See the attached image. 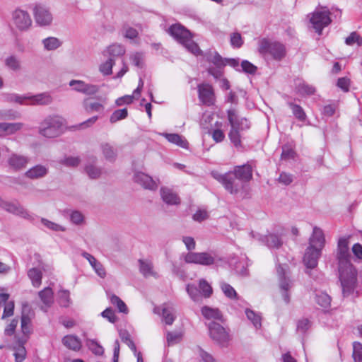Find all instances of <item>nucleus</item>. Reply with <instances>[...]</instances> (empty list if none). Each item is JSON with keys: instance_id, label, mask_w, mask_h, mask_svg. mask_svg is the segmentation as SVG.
<instances>
[{"instance_id": "f257e3e1", "label": "nucleus", "mask_w": 362, "mask_h": 362, "mask_svg": "<svg viewBox=\"0 0 362 362\" xmlns=\"http://www.w3.org/2000/svg\"><path fill=\"white\" fill-rule=\"evenodd\" d=\"M337 259L339 262V280L344 297H356L357 270L350 262L349 239L341 238L337 245Z\"/></svg>"}, {"instance_id": "f03ea898", "label": "nucleus", "mask_w": 362, "mask_h": 362, "mask_svg": "<svg viewBox=\"0 0 362 362\" xmlns=\"http://www.w3.org/2000/svg\"><path fill=\"white\" fill-rule=\"evenodd\" d=\"M64 119L59 115L47 117L40 124L39 132L47 138H54L61 134Z\"/></svg>"}, {"instance_id": "7ed1b4c3", "label": "nucleus", "mask_w": 362, "mask_h": 362, "mask_svg": "<svg viewBox=\"0 0 362 362\" xmlns=\"http://www.w3.org/2000/svg\"><path fill=\"white\" fill-rule=\"evenodd\" d=\"M212 177L223 185L226 190L232 194H236L243 187L244 184L238 178L235 173L229 171L224 174H221L217 171L211 172Z\"/></svg>"}, {"instance_id": "20e7f679", "label": "nucleus", "mask_w": 362, "mask_h": 362, "mask_svg": "<svg viewBox=\"0 0 362 362\" xmlns=\"http://www.w3.org/2000/svg\"><path fill=\"white\" fill-rule=\"evenodd\" d=\"M6 100L10 102H16L21 105H45L50 104L52 98L48 93H42L34 95H18L15 93L8 94Z\"/></svg>"}, {"instance_id": "39448f33", "label": "nucleus", "mask_w": 362, "mask_h": 362, "mask_svg": "<svg viewBox=\"0 0 362 362\" xmlns=\"http://www.w3.org/2000/svg\"><path fill=\"white\" fill-rule=\"evenodd\" d=\"M259 52L264 56L269 55L272 59L280 61L285 57L286 50L285 46L279 42L262 39L259 43Z\"/></svg>"}, {"instance_id": "423d86ee", "label": "nucleus", "mask_w": 362, "mask_h": 362, "mask_svg": "<svg viewBox=\"0 0 362 362\" xmlns=\"http://www.w3.org/2000/svg\"><path fill=\"white\" fill-rule=\"evenodd\" d=\"M329 15V11L318 9L308 15L313 28L319 35L322 34V30L330 24L332 21Z\"/></svg>"}, {"instance_id": "0eeeda50", "label": "nucleus", "mask_w": 362, "mask_h": 362, "mask_svg": "<svg viewBox=\"0 0 362 362\" xmlns=\"http://www.w3.org/2000/svg\"><path fill=\"white\" fill-rule=\"evenodd\" d=\"M211 339L221 346H226L230 341V336L226 329L219 323L211 322L207 325Z\"/></svg>"}, {"instance_id": "6e6552de", "label": "nucleus", "mask_w": 362, "mask_h": 362, "mask_svg": "<svg viewBox=\"0 0 362 362\" xmlns=\"http://www.w3.org/2000/svg\"><path fill=\"white\" fill-rule=\"evenodd\" d=\"M0 206L4 210L31 222H33L37 217V216L30 214L27 209L17 202H8L1 199Z\"/></svg>"}, {"instance_id": "1a4fd4ad", "label": "nucleus", "mask_w": 362, "mask_h": 362, "mask_svg": "<svg viewBox=\"0 0 362 362\" xmlns=\"http://www.w3.org/2000/svg\"><path fill=\"white\" fill-rule=\"evenodd\" d=\"M184 260L188 264H196L203 266H210L215 263L216 255L214 252H188L185 255Z\"/></svg>"}, {"instance_id": "9d476101", "label": "nucleus", "mask_w": 362, "mask_h": 362, "mask_svg": "<svg viewBox=\"0 0 362 362\" xmlns=\"http://www.w3.org/2000/svg\"><path fill=\"white\" fill-rule=\"evenodd\" d=\"M276 272L279 276V288L282 298L285 303L288 304L290 302V295L288 291L292 287V282L288 277H286L284 268L280 263H278Z\"/></svg>"}, {"instance_id": "9b49d317", "label": "nucleus", "mask_w": 362, "mask_h": 362, "mask_svg": "<svg viewBox=\"0 0 362 362\" xmlns=\"http://www.w3.org/2000/svg\"><path fill=\"white\" fill-rule=\"evenodd\" d=\"M198 98L200 103L206 106L214 105L216 98L213 87L209 83H201L197 86Z\"/></svg>"}, {"instance_id": "f8f14e48", "label": "nucleus", "mask_w": 362, "mask_h": 362, "mask_svg": "<svg viewBox=\"0 0 362 362\" xmlns=\"http://www.w3.org/2000/svg\"><path fill=\"white\" fill-rule=\"evenodd\" d=\"M12 19L16 27L21 31L28 30L32 24L29 13L21 8H17L13 12Z\"/></svg>"}, {"instance_id": "ddd939ff", "label": "nucleus", "mask_w": 362, "mask_h": 362, "mask_svg": "<svg viewBox=\"0 0 362 362\" xmlns=\"http://www.w3.org/2000/svg\"><path fill=\"white\" fill-rule=\"evenodd\" d=\"M29 162L30 158L28 156L13 152L11 153L7 158L9 168L14 171H20L25 168Z\"/></svg>"}, {"instance_id": "4468645a", "label": "nucleus", "mask_w": 362, "mask_h": 362, "mask_svg": "<svg viewBox=\"0 0 362 362\" xmlns=\"http://www.w3.org/2000/svg\"><path fill=\"white\" fill-rule=\"evenodd\" d=\"M228 119L232 127L239 131L250 129V123L245 117H240L235 109H229L227 111Z\"/></svg>"}, {"instance_id": "2eb2a0df", "label": "nucleus", "mask_w": 362, "mask_h": 362, "mask_svg": "<svg viewBox=\"0 0 362 362\" xmlns=\"http://www.w3.org/2000/svg\"><path fill=\"white\" fill-rule=\"evenodd\" d=\"M33 14L36 23L41 26L49 25L52 21V13L42 5H36Z\"/></svg>"}, {"instance_id": "dca6fc26", "label": "nucleus", "mask_w": 362, "mask_h": 362, "mask_svg": "<svg viewBox=\"0 0 362 362\" xmlns=\"http://www.w3.org/2000/svg\"><path fill=\"white\" fill-rule=\"evenodd\" d=\"M106 103L105 98H101L99 101L86 98L83 100L82 105L84 110L88 114L97 112L100 115H103Z\"/></svg>"}, {"instance_id": "f3484780", "label": "nucleus", "mask_w": 362, "mask_h": 362, "mask_svg": "<svg viewBox=\"0 0 362 362\" xmlns=\"http://www.w3.org/2000/svg\"><path fill=\"white\" fill-rule=\"evenodd\" d=\"M133 179L136 183L146 189L156 190L158 186V183L151 176L140 171L134 173Z\"/></svg>"}, {"instance_id": "a211bd4d", "label": "nucleus", "mask_w": 362, "mask_h": 362, "mask_svg": "<svg viewBox=\"0 0 362 362\" xmlns=\"http://www.w3.org/2000/svg\"><path fill=\"white\" fill-rule=\"evenodd\" d=\"M322 250L312 247H308L303 257V263L307 268L314 269L317 266L318 259L321 256Z\"/></svg>"}, {"instance_id": "6ab92c4d", "label": "nucleus", "mask_w": 362, "mask_h": 362, "mask_svg": "<svg viewBox=\"0 0 362 362\" xmlns=\"http://www.w3.org/2000/svg\"><path fill=\"white\" fill-rule=\"evenodd\" d=\"M14 339L13 349L14 351L13 356L15 357V361L23 362L27 354L26 349L24 346V344L27 342V338L19 337L18 335H16Z\"/></svg>"}, {"instance_id": "aec40b11", "label": "nucleus", "mask_w": 362, "mask_h": 362, "mask_svg": "<svg viewBox=\"0 0 362 362\" xmlns=\"http://www.w3.org/2000/svg\"><path fill=\"white\" fill-rule=\"evenodd\" d=\"M31 310L28 305H25L23 308L22 315H21V332L23 333V336L19 337H26L27 340L28 339L29 335L32 332V326H31V316L30 315Z\"/></svg>"}, {"instance_id": "412c9836", "label": "nucleus", "mask_w": 362, "mask_h": 362, "mask_svg": "<svg viewBox=\"0 0 362 362\" xmlns=\"http://www.w3.org/2000/svg\"><path fill=\"white\" fill-rule=\"evenodd\" d=\"M325 245V237L323 230L317 226H314L313 233L309 238L308 246L322 250Z\"/></svg>"}, {"instance_id": "4be33fe9", "label": "nucleus", "mask_w": 362, "mask_h": 362, "mask_svg": "<svg viewBox=\"0 0 362 362\" xmlns=\"http://www.w3.org/2000/svg\"><path fill=\"white\" fill-rule=\"evenodd\" d=\"M168 33L180 44L191 35V33L180 24H173L168 30Z\"/></svg>"}, {"instance_id": "5701e85b", "label": "nucleus", "mask_w": 362, "mask_h": 362, "mask_svg": "<svg viewBox=\"0 0 362 362\" xmlns=\"http://www.w3.org/2000/svg\"><path fill=\"white\" fill-rule=\"evenodd\" d=\"M232 172L244 185L252 178V166L249 162L242 165L235 166Z\"/></svg>"}, {"instance_id": "b1692460", "label": "nucleus", "mask_w": 362, "mask_h": 362, "mask_svg": "<svg viewBox=\"0 0 362 362\" xmlns=\"http://www.w3.org/2000/svg\"><path fill=\"white\" fill-rule=\"evenodd\" d=\"M49 173V168L47 165L38 164L33 166L28 170L25 175L31 180H37L45 177Z\"/></svg>"}, {"instance_id": "393cba45", "label": "nucleus", "mask_w": 362, "mask_h": 362, "mask_svg": "<svg viewBox=\"0 0 362 362\" xmlns=\"http://www.w3.org/2000/svg\"><path fill=\"white\" fill-rule=\"evenodd\" d=\"M295 90L298 94L303 97L310 96L316 93V88L303 80H298L296 82Z\"/></svg>"}, {"instance_id": "a878e982", "label": "nucleus", "mask_w": 362, "mask_h": 362, "mask_svg": "<svg viewBox=\"0 0 362 362\" xmlns=\"http://www.w3.org/2000/svg\"><path fill=\"white\" fill-rule=\"evenodd\" d=\"M259 240L270 249H279L282 245L281 237L274 233H269L262 236Z\"/></svg>"}, {"instance_id": "bb28decb", "label": "nucleus", "mask_w": 362, "mask_h": 362, "mask_svg": "<svg viewBox=\"0 0 362 362\" xmlns=\"http://www.w3.org/2000/svg\"><path fill=\"white\" fill-rule=\"evenodd\" d=\"M160 196L163 201L168 205H178L180 203L178 195L169 188L162 187L160 189Z\"/></svg>"}, {"instance_id": "cd10ccee", "label": "nucleus", "mask_w": 362, "mask_h": 362, "mask_svg": "<svg viewBox=\"0 0 362 362\" xmlns=\"http://www.w3.org/2000/svg\"><path fill=\"white\" fill-rule=\"evenodd\" d=\"M160 135L165 137L170 143L183 148H188V141L184 136L178 134L162 133Z\"/></svg>"}, {"instance_id": "c85d7f7f", "label": "nucleus", "mask_w": 362, "mask_h": 362, "mask_svg": "<svg viewBox=\"0 0 362 362\" xmlns=\"http://www.w3.org/2000/svg\"><path fill=\"white\" fill-rule=\"evenodd\" d=\"M201 312L202 315L207 320H222V313L218 308L205 305L202 308Z\"/></svg>"}, {"instance_id": "c756f323", "label": "nucleus", "mask_w": 362, "mask_h": 362, "mask_svg": "<svg viewBox=\"0 0 362 362\" xmlns=\"http://www.w3.org/2000/svg\"><path fill=\"white\" fill-rule=\"evenodd\" d=\"M63 344L73 351H79L81 348V341L76 336L67 335L62 339Z\"/></svg>"}, {"instance_id": "7c9ffc66", "label": "nucleus", "mask_w": 362, "mask_h": 362, "mask_svg": "<svg viewBox=\"0 0 362 362\" xmlns=\"http://www.w3.org/2000/svg\"><path fill=\"white\" fill-rule=\"evenodd\" d=\"M162 318L163 321L168 325H171L174 322L176 317L175 315V310L172 306L166 304L163 305L162 307Z\"/></svg>"}, {"instance_id": "2f4dec72", "label": "nucleus", "mask_w": 362, "mask_h": 362, "mask_svg": "<svg viewBox=\"0 0 362 362\" xmlns=\"http://www.w3.org/2000/svg\"><path fill=\"white\" fill-rule=\"evenodd\" d=\"M287 105L292 111L293 116L300 122H305L307 119V115L303 108L293 102H288Z\"/></svg>"}, {"instance_id": "473e14b6", "label": "nucleus", "mask_w": 362, "mask_h": 362, "mask_svg": "<svg viewBox=\"0 0 362 362\" xmlns=\"http://www.w3.org/2000/svg\"><path fill=\"white\" fill-rule=\"evenodd\" d=\"M139 271L144 276H155L156 275V273H155L153 270V267L151 261L140 259H139Z\"/></svg>"}, {"instance_id": "72a5a7b5", "label": "nucleus", "mask_w": 362, "mask_h": 362, "mask_svg": "<svg viewBox=\"0 0 362 362\" xmlns=\"http://www.w3.org/2000/svg\"><path fill=\"white\" fill-rule=\"evenodd\" d=\"M109 58L115 59V57H121L125 53V48L119 44H112L107 48L105 52Z\"/></svg>"}, {"instance_id": "f704fd0d", "label": "nucleus", "mask_w": 362, "mask_h": 362, "mask_svg": "<svg viewBox=\"0 0 362 362\" xmlns=\"http://www.w3.org/2000/svg\"><path fill=\"white\" fill-rule=\"evenodd\" d=\"M247 318L252 323L253 326L257 329L262 327V316L259 313H256L252 310L247 308L245 310Z\"/></svg>"}, {"instance_id": "c9c22d12", "label": "nucleus", "mask_w": 362, "mask_h": 362, "mask_svg": "<svg viewBox=\"0 0 362 362\" xmlns=\"http://www.w3.org/2000/svg\"><path fill=\"white\" fill-rule=\"evenodd\" d=\"M39 297L44 305L48 308L53 303V291L51 288L46 287L38 293Z\"/></svg>"}, {"instance_id": "e433bc0d", "label": "nucleus", "mask_w": 362, "mask_h": 362, "mask_svg": "<svg viewBox=\"0 0 362 362\" xmlns=\"http://www.w3.org/2000/svg\"><path fill=\"white\" fill-rule=\"evenodd\" d=\"M28 276L32 281L33 286L39 287L42 282V274L37 268H32L28 272Z\"/></svg>"}, {"instance_id": "4c0bfd02", "label": "nucleus", "mask_w": 362, "mask_h": 362, "mask_svg": "<svg viewBox=\"0 0 362 362\" xmlns=\"http://www.w3.org/2000/svg\"><path fill=\"white\" fill-rule=\"evenodd\" d=\"M101 150L105 158L110 161L115 159L117 153L114 149L113 146L108 143H104L101 144Z\"/></svg>"}, {"instance_id": "58836bf2", "label": "nucleus", "mask_w": 362, "mask_h": 362, "mask_svg": "<svg viewBox=\"0 0 362 362\" xmlns=\"http://www.w3.org/2000/svg\"><path fill=\"white\" fill-rule=\"evenodd\" d=\"M182 45L191 53L199 55L201 54L202 50L199 45L192 40V35L186 40H185Z\"/></svg>"}, {"instance_id": "ea45409f", "label": "nucleus", "mask_w": 362, "mask_h": 362, "mask_svg": "<svg viewBox=\"0 0 362 362\" xmlns=\"http://www.w3.org/2000/svg\"><path fill=\"white\" fill-rule=\"evenodd\" d=\"M42 44L44 45V48L46 50H54L59 47L62 45V42L59 40L54 37H49L44 40H42Z\"/></svg>"}, {"instance_id": "a19ab883", "label": "nucleus", "mask_w": 362, "mask_h": 362, "mask_svg": "<svg viewBox=\"0 0 362 362\" xmlns=\"http://www.w3.org/2000/svg\"><path fill=\"white\" fill-rule=\"evenodd\" d=\"M315 302L323 308H327L330 306L331 298L326 293L320 292L315 295Z\"/></svg>"}, {"instance_id": "79ce46f5", "label": "nucleus", "mask_w": 362, "mask_h": 362, "mask_svg": "<svg viewBox=\"0 0 362 362\" xmlns=\"http://www.w3.org/2000/svg\"><path fill=\"white\" fill-rule=\"evenodd\" d=\"M220 287L224 295L230 299H238V293L233 286L224 281L220 283Z\"/></svg>"}, {"instance_id": "37998d69", "label": "nucleus", "mask_w": 362, "mask_h": 362, "mask_svg": "<svg viewBox=\"0 0 362 362\" xmlns=\"http://www.w3.org/2000/svg\"><path fill=\"white\" fill-rule=\"evenodd\" d=\"M199 288L202 296L208 298L213 293V289L211 285L205 280L200 279L199 282Z\"/></svg>"}, {"instance_id": "c03bdc74", "label": "nucleus", "mask_w": 362, "mask_h": 362, "mask_svg": "<svg viewBox=\"0 0 362 362\" xmlns=\"http://www.w3.org/2000/svg\"><path fill=\"white\" fill-rule=\"evenodd\" d=\"M186 291L193 301L200 302L202 300V296L201 292L196 286L188 284L186 287Z\"/></svg>"}, {"instance_id": "a18cd8bd", "label": "nucleus", "mask_w": 362, "mask_h": 362, "mask_svg": "<svg viewBox=\"0 0 362 362\" xmlns=\"http://www.w3.org/2000/svg\"><path fill=\"white\" fill-rule=\"evenodd\" d=\"M248 264L247 263V258L242 257L238 262L235 263L234 269L235 272L240 276H247Z\"/></svg>"}, {"instance_id": "49530a36", "label": "nucleus", "mask_w": 362, "mask_h": 362, "mask_svg": "<svg viewBox=\"0 0 362 362\" xmlns=\"http://www.w3.org/2000/svg\"><path fill=\"white\" fill-rule=\"evenodd\" d=\"M58 303L62 307L67 308L71 303L70 293L67 290H61L58 293Z\"/></svg>"}, {"instance_id": "de8ad7c7", "label": "nucleus", "mask_w": 362, "mask_h": 362, "mask_svg": "<svg viewBox=\"0 0 362 362\" xmlns=\"http://www.w3.org/2000/svg\"><path fill=\"white\" fill-rule=\"evenodd\" d=\"M207 61L213 63L217 67H223L226 65V59H223L217 52L207 56Z\"/></svg>"}, {"instance_id": "09e8293b", "label": "nucleus", "mask_w": 362, "mask_h": 362, "mask_svg": "<svg viewBox=\"0 0 362 362\" xmlns=\"http://www.w3.org/2000/svg\"><path fill=\"white\" fill-rule=\"evenodd\" d=\"M128 115L127 108L119 109L114 111L110 117V122L113 124L121 119H125Z\"/></svg>"}, {"instance_id": "8fccbe9b", "label": "nucleus", "mask_w": 362, "mask_h": 362, "mask_svg": "<svg viewBox=\"0 0 362 362\" xmlns=\"http://www.w3.org/2000/svg\"><path fill=\"white\" fill-rule=\"evenodd\" d=\"M40 221L44 226H45L47 228H48L52 231L57 232V231H65L66 230L65 227H64L59 224H57L54 222H52L47 218H41Z\"/></svg>"}, {"instance_id": "3c124183", "label": "nucleus", "mask_w": 362, "mask_h": 362, "mask_svg": "<svg viewBox=\"0 0 362 362\" xmlns=\"http://www.w3.org/2000/svg\"><path fill=\"white\" fill-rule=\"evenodd\" d=\"M115 64V59L108 58L104 63L101 64L99 68L100 71L105 76H109L112 73V66Z\"/></svg>"}, {"instance_id": "603ef678", "label": "nucleus", "mask_w": 362, "mask_h": 362, "mask_svg": "<svg viewBox=\"0 0 362 362\" xmlns=\"http://www.w3.org/2000/svg\"><path fill=\"white\" fill-rule=\"evenodd\" d=\"M239 132L240 131L238 130L237 129L231 127V129L228 134V136L231 143L235 147L241 146V136Z\"/></svg>"}, {"instance_id": "864d4df0", "label": "nucleus", "mask_w": 362, "mask_h": 362, "mask_svg": "<svg viewBox=\"0 0 362 362\" xmlns=\"http://www.w3.org/2000/svg\"><path fill=\"white\" fill-rule=\"evenodd\" d=\"M110 302L112 305H116L119 312L123 313H128V308L126 304L116 295H112L110 298Z\"/></svg>"}, {"instance_id": "5fc2aeb1", "label": "nucleus", "mask_w": 362, "mask_h": 362, "mask_svg": "<svg viewBox=\"0 0 362 362\" xmlns=\"http://www.w3.org/2000/svg\"><path fill=\"white\" fill-rule=\"evenodd\" d=\"M352 356L354 362H362V344L360 342H354Z\"/></svg>"}, {"instance_id": "6e6d98bb", "label": "nucleus", "mask_w": 362, "mask_h": 362, "mask_svg": "<svg viewBox=\"0 0 362 362\" xmlns=\"http://www.w3.org/2000/svg\"><path fill=\"white\" fill-rule=\"evenodd\" d=\"M345 43L351 46L356 43L358 46H362V37L356 33L352 32L345 40Z\"/></svg>"}, {"instance_id": "4d7b16f0", "label": "nucleus", "mask_w": 362, "mask_h": 362, "mask_svg": "<svg viewBox=\"0 0 362 362\" xmlns=\"http://www.w3.org/2000/svg\"><path fill=\"white\" fill-rule=\"evenodd\" d=\"M87 346L89 349L95 355L101 356L104 353V349L102 346L98 344L95 340H88Z\"/></svg>"}, {"instance_id": "13d9d810", "label": "nucleus", "mask_w": 362, "mask_h": 362, "mask_svg": "<svg viewBox=\"0 0 362 362\" xmlns=\"http://www.w3.org/2000/svg\"><path fill=\"white\" fill-rule=\"evenodd\" d=\"M257 70L256 66L247 60H243L241 62L240 71L245 72L249 74H255Z\"/></svg>"}, {"instance_id": "bf43d9fd", "label": "nucleus", "mask_w": 362, "mask_h": 362, "mask_svg": "<svg viewBox=\"0 0 362 362\" xmlns=\"http://www.w3.org/2000/svg\"><path fill=\"white\" fill-rule=\"evenodd\" d=\"M296 156V152L294 150L288 145H284L282 147V153L281 155V158L282 160H290L293 159Z\"/></svg>"}, {"instance_id": "052dcab7", "label": "nucleus", "mask_w": 362, "mask_h": 362, "mask_svg": "<svg viewBox=\"0 0 362 362\" xmlns=\"http://www.w3.org/2000/svg\"><path fill=\"white\" fill-rule=\"evenodd\" d=\"M85 170L88 175L92 179L98 178L101 174L100 169L95 166L93 164L87 165Z\"/></svg>"}, {"instance_id": "680f3d73", "label": "nucleus", "mask_w": 362, "mask_h": 362, "mask_svg": "<svg viewBox=\"0 0 362 362\" xmlns=\"http://www.w3.org/2000/svg\"><path fill=\"white\" fill-rule=\"evenodd\" d=\"M69 84L74 90L81 93H83L86 86V83L81 80H71Z\"/></svg>"}, {"instance_id": "e2e57ef3", "label": "nucleus", "mask_w": 362, "mask_h": 362, "mask_svg": "<svg viewBox=\"0 0 362 362\" xmlns=\"http://www.w3.org/2000/svg\"><path fill=\"white\" fill-rule=\"evenodd\" d=\"M230 45L234 48H240L243 44V40L240 33H233L230 35Z\"/></svg>"}, {"instance_id": "0e129e2a", "label": "nucleus", "mask_w": 362, "mask_h": 362, "mask_svg": "<svg viewBox=\"0 0 362 362\" xmlns=\"http://www.w3.org/2000/svg\"><path fill=\"white\" fill-rule=\"evenodd\" d=\"M18 324V320L17 318L13 319L5 327L4 334L8 337L13 336L15 334Z\"/></svg>"}, {"instance_id": "69168bd1", "label": "nucleus", "mask_w": 362, "mask_h": 362, "mask_svg": "<svg viewBox=\"0 0 362 362\" xmlns=\"http://www.w3.org/2000/svg\"><path fill=\"white\" fill-rule=\"evenodd\" d=\"M130 59L132 64L138 67L142 68L144 64V56L141 53L136 52L131 55Z\"/></svg>"}, {"instance_id": "338daca9", "label": "nucleus", "mask_w": 362, "mask_h": 362, "mask_svg": "<svg viewBox=\"0 0 362 362\" xmlns=\"http://www.w3.org/2000/svg\"><path fill=\"white\" fill-rule=\"evenodd\" d=\"M98 116H93L86 121L78 124L76 127L78 129H85L92 127L98 119Z\"/></svg>"}, {"instance_id": "774afa93", "label": "nucleus", "mask_w": 362, "mask_h": 362, "mask_svg": "<svg viewBox=\"0 0 362 362\" xmlns=\"http://www.w3.org/2000/svg\"><path fill=\"white\" fill-rule=\"evenodd\" d=\"M5 63L9 69L13 71L18 70L20 68L19 62L14 56H10L6 58Z\"/></svg>"}]
</instances>
